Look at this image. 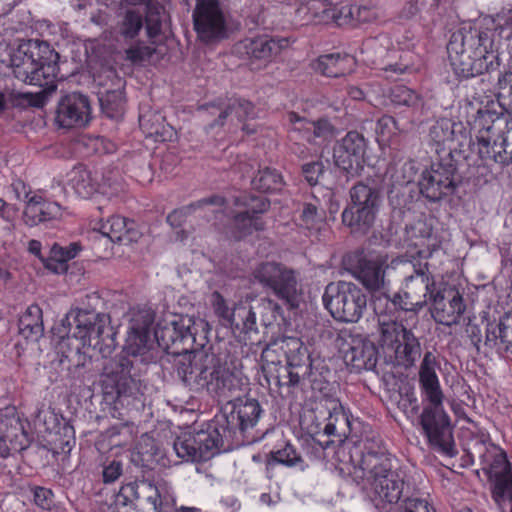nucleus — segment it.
<instances>
[{"instance_id":"f257e3e1","label":"nucleus","mask_w":512,"mask_h":512,"mask_svg":"<svg viewBox=\"0 0 512 512\" xmlns=\"http://www.w3.org/2000/svg\"><path fill=\"white\" fill-rule=\"evenodd\" d=\"M174 367L182 383L196 392L205 390L209 394L228 398L247 384V378L234 361L222 364L214 353L204 347L196 346L179 353Z\"/></svg>"},{"instance_id":"f03ea898","label":"nucleus","mask_w":512,"mask_h":512,"mask_svg":"<svg viewBox=\"0 0 512 512\" xmlns=\"http://www.w3.org/2000/svg\"><path fill=\"white\" fill-rule=\"evenodd\" d=\"M57 56L47 42L37 39L23 41L9 52V66L14 76L26 84L42 88L36 93L23 94L32 106L43 107L56 90Z\"/></svg>"},{"instance_id":"7ed1b4c3","label":"nucleus","mask_w":512,"mask_h":512,"mask_svg":"<svg viewBox=\"0 0 512 512\" xmlns=\"http://www.w3.org/2000/svg\"><path fill=\"white\" fill-rule=\"evenodd\" d=\"M494 38L492 20H485L479 28H461L454 32L448 42L447 52L455 73L470 78L495 70L499 62Z\"/></svg>"},{"instance_id":"20e7f679","label":"nucleus","mask_w":512,"mask_h":512,"mask_svg":"<svg viewBox=\"0 0 512 512\" xmlns=\"http://www.w3.org/2000/svg\"><path fill=\"white\" fill-rule=\"evenodd\" d=\"M438 368L436 356L432 352H426L418 372L420 390L425 403L420 423L429 442L449 454L452 450V431L449 416L443 406L445 397L437 375Z\"/></svg>"},{"instance_id":"39448f33","label":"nucleus","mask_w":512,"mask_h":512,"mask_svg":"<svg viewBox=\"0 0 512 512\" xmlns=\"http://www.w3.org/2000/svg\"><path fill=\"white\" fill-rule=\"evenodd\" d=\"M348 473L360 483L367 480L375 496L383 503H395L399 500L403 480L392 470V463L383 453L368 452L358 459L351 458Z\"/></svg>"},{"instance_id":"423d86ee","label":"nucleus","mask_w":512,"mask_h":512,"mask_svg":"<svg viewBox=\"0 0 512 512\" xmlns=\"http://www.w3.org/2000/svg\"><path fill=\"white\" fill-rule=\"evenodd\" d=\"M389 266L404 277L401 292L393 297L394 305L405 311H416L424 307L431 299V294L435 293V280L429 271L428 262L401 256L391 259Z\"/></svg>"},{"instance_id":"0eeeda50","label":"nucleus","mask_w":512,"mask_h":512,"mask_svg":"<svg viewBox=\"0 0 512 512\" xmlns=\"http://www.w3.org/2000/svg\"><path fill=\"white\" fill-rule=\"evenodd\" d=\"M378 344L398 365L412 366L421 355L419 339L411 328L385 315L378 316Z\"/></svg>"},{"instance_id":"6e6552de","label":"nucleus","mask_w":512,"mask_h":512,"mask_svg":"<svg viewBox=\"0 0 512 512\" xmlns=\"http://www.w3.org/2000/svg\"><path fill=\"white\" fill-rule=\"evenodd\" d=\"M155 338L164 349L175 348L173 353H185L194 347H204L207 342V323L189 316L173 317L157 324Z\"/></svg>"},{"instance_id":"1a4fd4ad","label":"nucleus","mask_w":512,"mask_h":512,"mask_svg":"<svg viewBox=\"0 0 512 512\" xmlns=\"http://www.w3.org/2000/svg\"><path fill=\"white\" fill-rule=\"evenodd\" d=\"M109 316L106 314L96 313L88 310L70 311L64 319L61 320L60 326L54 328L59 338L64 341L69 338L72 330V336L81 341L82 347H91L94 350L103 352L102 343L105 336H109L107 332Z\"/></svg>"},{"instance_id":"9d476101","label":"nucleus","mask_w":512,"mask_h":512,"mask_svg":"<svg viewBox=\"0 0 512 512\" xmlns=\"http://www.w3.org/2000/svg\"><path fill=\"white\" fill-rule=\"evenodd\" d=\"M350 204L342 212V222L352 233L366 234L374 225L381 206L377 187L359 182L349 191Z\"/></svg>"},{"instance_id":"9b49d317","label":"nucleus","mask_w":512,"mask_h":512,"mask_svg":"<svg viewBox=\"0 0 512 512\" xmlns=\"http://www.w3.org/2000/svg\"><path fill=\"white\" fill-rule=\"evenodd\" d=\"M322 299L335 320L347 323L358 322L367 306L363 291L356 284L346 281L329 283Z\"/></svg>"},{"instance_id":"f8f14e48","label":"nucleus","mask_w":512,"mask_h":512,"mask_svg":"<svg viewBox=\"0 0 512 512\" xmlns=\"http://www.w3.org/2000/svg\"><path fill=\"white\" fill-rule=\"evenodd\" d=\"M461 110L475 138L502 135L511 124L500 104L489 97L467 99Z\"/></svg>"},{"instance_id":"ddd939ff","label":"nucleus","mask_w":512,"mask_h":512,"mask_svg":"<svg viewBox=\"0 0 512 512\" xmlns=\"http://www.w3.org/2000/svg\"><path fill=\"white\" fill-rule=\"evenodd\" d=\"M253 276L264 288L270 289L290 308H297L301 298L296 272L280 263L264 262L253 271Z\"/></svg>"},{"instance_id":"4468645a","label":"nucleus","mask_w":512,"mask_h":512,"mask_svg":"<svg viewBox=\"0 0 512 512\" xmlns=\"http://www.w3.org/2000/svg\"><path fill=\"white\" fill-rule=\"evenodd\" d=\"M192 19L202 42L213 43L227 37V16L219 0H195Z\"/></svg>"},{"instance_id":"2eb2a0df","label":"nucleus","mask_w":512,"mask_h":512,"mask_svg":"<svg viewBox=\"0 0 512 512\" xmlns=\"http://www.w3.org/2000/svg\"><path fill=\"white\" fill-rule=\"evenodd\" d=\"M220 433L216 428L200 431H187L178 436L173 449L184 461H207L219 452Z\"/></svg>"},{"instance_id":"dca6fc26","label":"nucleus","mask_w":512,"mask_h":512,"mask_svg":"<svg viewBox=\"0 0 512 512\" xmlns=\"http://www.w3.org/2000/svg\"><path fill=\"white\" fill-rule=\"evenodd\" d=\"M133 362L126 356H116L103 366L101 385L107 395H131L137 390L136 375L132 373Z\"/></svg>"},{"instance_id":"f3484780","label":"nucleus","mask_w":512,"mask_h":512,"mask_svg":"<svg viewBox=\"0 0 512 512\" xmlns=\"http://www.w3.org/2000/svg\"><path fill=\"white\" fill-rule=\"evenodd\" d=\"M471 145L472 150L486 166L492 163L502 167L512 164V121L506 133L497 136H478Z\"/></svg>"},{"instance_id":"a211bd4d","label":"nucleus","mask_w":512,"mask_h":512,"mask_svg":"<svg viewBox=\"0 0 512 512\" xmlns=\"http://www.w3.org/2000/svg\"><path fill=\"white\" fill-rule=\"evenodd\" d=\"M91 120L89 98L73 92L60 98L56 108L55 124L59 128L72 129L85 127Z\"/></svg>"},{"instance_id":"6ab92c4d","label":"nucleus","mask_w":512,"mask_h":512,"mask_svg":"<svg viewBox=\"0 0 512 512\" xmlns=\"http://www.w3.org/2000/svg\"><path fill=\"white\" fill-rule=\"evenodd\" d=\"M365 151L363 135L356 131L348 132L334 147V162L350 176H357L363 169Z\"/></svg>"},{"instance_id":"aec40b11","label":"nucleus","mask_w":512,"mask_h":512,"mask_svg":"<svg viewBox=\"0 0 512 512\" xmlns=\"http://www.w3.org/2000/svg\"><path fill=\"white\" fill-rule=\"evenodd\" d=\"M431 315L442 325L452 326L459 322L466 310L463 297L452 286H445L431 294Z\"/></svg>"},{"instance_id":"412c9836","label":"nucleus","mask_w":512,"mask_h":512,"mask_svg":"<svg viewBox=\"0 0 512 512\" xmlns=\"http://www.w3.org/2000/svg\"><path fill=\"white\" fill-rule=\"evenodd\" d=\"M453 165L433 164L422 173L419 181L421 193L430 201H438L455 189Z\"/></svg>"},{"instance_id":"4be33fe9","label":"nucleus","mask_w":512,"mask_h":512,"mask_svg":"<svg viewBox=\"0 0 512 512\" xmlns=\"http://www.w3.org/2000/svg\"><path fill=\"white\" fill-rule=\"evenodd\" d=\"M225 410L227 411L225 414L227 428L239 431L243 435L256 426L262 413L259 402L250 398L229 401Z\"/></svg>"},{"instance_id":"5701e85b","label":"nucleus","mask_w":512,"mask_h":512,"mask_svg":"<svg viewBox=\"0 0 512 512\" xmlns=\"http://www.w3.org/2000/svg\"><path fill=\"white\" fill-rule=\"evenodd\" d=\"M285 359L288 366L289 386H298L306 376L316 359H311L307 347L296 337H287Z\"/></svg>"},{"instance_id":"b1692460","label":"nucleus","mask_w":512,"mask_h":512,"mask_svg":"<svg viewBox=\"0 0 512 512\" xmlns=\"http://www.w3.org/2000/svg\"><path fill=\"white\" fill-rule=\"evenodd\" d=\"M284 43L285 40H276L263 35L240 41L236 45V51L239 55L250 60L251 64L259 62L265 66L281 52Z\"/></svg>"},{"instance_id":"393cba45","label":"nucleus","mask_w":512,"mask_h":512,"mask_svg":"<svg viewBox=\"0 0 512 512\" xmlns=\"http://www.w3.org/2000/svg\"><path fill=\"white\" fill-rule=\"evenodd\" d=\"M152 323L153 317L149 311H139L133 315L125 344L128 355L144 356L149 351Z\"/></svg>"},{"instance_id":"a878e982","label":"nucleus","mask_w":512,"mask_h":512,"mask_svg":"<svg viewBox=\"0 0 512 512\" xmlns=\"http://www.w3.org/2000/svg\"><path fill=\"white\" fill-rule=\"evenodd\" d=\"M213 308L224 325L234 326L249 333L255 330V312L252 306L238 305L234 309L227 306L224 298L218 293L213 294Z\"/></svg>"},{"instance_id":"bb28decb","label":"nucleus","mask_w":512,"mask_h":512,"mask_svg":"<svg viewBox=\"0 0 512 512\" xmlns=\"http://www.w3.org/2000/svg\"><path fill=\"white\" fill-rule=\"evenodd\" d=\"M26 205L23 211V222L34 227L41 222L56 219L61 216V207L56 202L45 201L40 195L25 192Z\"/></svg>"},{"instance_id":"cd10ccee","label":"nucleus","mask_w":512,"mask_h":512,"mask_svg":"<svg viewBox=\"0 0 512 512\" xmlns=\"http://www.w3.org/2000/svg\"><path fill=\"white\" fill-rule=\"evenodd\" d=\"M388 256H378L373 260L367 261L362 266L358 274L359 281L370 291H379L384 289L389 283L387 277L394 271L390 267Z\"/></svg>"},{"instance_id":"c85d7f7f","label":"nucleus","mask_w":512,"mask_h":512,"mask_svg":"<svg viewBox=\"0 0 512 512\" xmlns=\"http://www.w3.org/2000/svg\"><path fill=\"white\" fill-rule=\"evenodd\" d=\"M225 200L223 197L215 195L198 200L187 206L175 209L167 216V222L172 227H179L192 214L199 212V215L207 216L212 213L217 215L223 211Z\"/></svg>"},{"instance_id":"c756f323","label":"nucleus","mask_w":512,"mask_h":512,"mask_svg":"<svg viewBox=\"0 0 512 512\" xmlns=\"http://www.w3.org/2000/svg\"><path fill=\"white\" fill-rule=\"evenodd\" d=\"M0 427L3 437H0V457L9 454V450L21 451L28 446L27 433L18 417L2 419Z\"/></svg>"},{"instance_id":"7c9ffc66","label":"nucleus","mask_w":512,"mask_h":512,"mask_svg":"<svg viewBox=\"0 0 512 512\" xmlns=\"http://www.w3.org/2000/svg\"><path fill=\"white\" fill-rule=\"evenodd\" d=\"M100 231L113 242L131 244L137 242L141 232L134 221L122 216H112L101 225Z\"/></svg>"},{"instance_id":"2f4dec72","label":"nucleus","mask_w":512,"mask_h":512,"mask_svg":"<svg viewBox=\"0 0 512 512\" xmlns=\"http://www.w3.org/2000/svg\"><path fill=\"white\" fill-rule=\"evenodd\" d=\"M323 406L328 411L324 433L328 436H345L350 431V421L340 401L329 397L324 399Z\"/></svg>"},{"instance_id":"473e14b6","label":"nucleus","mask_w":512,"mask_h":512,"mask_svg":"<svg viewBox=\"0 0 512 512\" xmlns=\"http://www.w3.org/2000/svg\"><path fill=\"white\" fill-rule=\"evenodd\" d=\"M345 359L356 370H371L377 363V350L370 341L357 340L346 352Z\"/></svg>"},{"instance_id":"72a5a7b5","label":"nucleus","mask_w":512,"mask_h":512,"mask_svg":"<svg viewBox=\"0 0 512 512\" xmlns=\"http://www.w3.org/2000/svg\"><path fill=\"white\" fill-rule=\"evenodd\" d=\"M141 494L152 506L153 512L162 511V498L159 489L148 480L141 481L140 483L133 482L126 484L121 488L119 498L123 496L125 499L130 497L138 499Z\"/></svg>"},{"instance_id":"f704fd0d","label":"nucleus","mask_w":512,"mask_h":512,"mask_svg":"<svg viewBox=\"0 0 512 512\" xmlns=\"http://www.w3.org/2000/svg\"><path fill=\"white\" fill-rule=\"evenodd\" d=\"M287 337L278 339L269 343L261 353V367L265 376L273 377L279 381V375L276 374L277 366L281 365L285 359Z\"/></svg>"},{"instance_id":"c9c22d12","label":"nucleus","mask_w":512,"mask_h":512,"mask_svg":"<svg viewBox=\"0 0 512 512\" xmlns=\"http://www.w3.org/2000/svg\"><path fill=\"white\" fill-rule=\"evenodd\" d=\"M353 64L349 55L327 54L318 58L315 70L327 77H339L350 72Z\"/></svg>"},{"instance_id":"e433bc0d","label":"nucleus","mask_w":512,"mask_h":512,"mask_svg":"<svg viewBox=\"0 0 512 512\" xmlns=\"http://www.w3.org/2000/svg\"><path fill=\"white\" fill-rule=\"evenodd\" d=\"M18 327L20 335L25 339H39L44 332L41 308L35 304L30 305L20 317Z\"/></svg>"},{"instance_id":"4c0bfd02","label":"nucleus","mask_w":512,"mask_h":512,"mask_svg":"<svg viewBox=\"0 0 512 512\" xmlns=\"http://www.w3.org/2000/svg\"><path fill=\"white\" fill-rule=\"evenodd\" d=\"M81 247L79 243H71L67 247L54 244L50 249V256L43 260L45 267L54 273H64L67 271L66 263L75 258Z\"/></svg>"},{"instance_id":"58836bf2","label":"nucleus","mask_w":512,"mask_h":512,"mask_svg":"<svg viewBox=\"0 0 512 512\" xmlns=\"http://www.w3.org/2000/svg\"><path fill=\"white\" fill-rule=\"evenodd\" d=\"M69 187L81 198L91 197L99 187L90 171L85 168H74L69 174Z\"/></svg>"},{"instance_id":"ea45409f","label":"nucleus","mask_w":512,"mask_h":512,"mask_svg":"<svg viewBox=\"0 0 512 512\" xmlns=\"http://www.w3.org/2000/svg\"><path fill=\"white\" fill-rule=\"evenodd\" d=\"M462 130L461 123H456L448 118H441L430 127L429 137L436 145H444L454 141Z\"/></svg>"},{"instance_id":"a19ab883","label":"nucleus","mask_w":512,"mask_h":512,"mask_svg":"<svg viewBox=\"0 0 512 512\" xmlns=\"http://www.w3.org/2000/svg\"><path fill=\"white\" fill-rule=\"evenodd\" d=\"M289 120L294 124V130L304 133L307 140H311V135L314 137H327L332 134V126L327 120L309 121L300 118L296 113L289 115Z\"/></svg>"},{"instance_id":"79ce46f5","label":"nucleus","mask_w":512,"mask_h":512,"mask_svg":"<svg viewBox=\"0 0 512 512\" xmlns=\"http://www.w3.org/2000/svg\"><path fill=\"white\" fill-rule=\"evenodd\" d=\"M330 369L321 359H316L315 364H312L306 379L309 381L312 390L318 391L323 394L324 399L330 396L331 385L329 382Z\"/></svg>"},{"instance_id":"37998d69","label":"nucleus","mask_w":512,"mask_h":512,"mask_svg":"<svg viewBox=\"0 0 512 512\" xmlns=\"http://www.w3.org/2000/svg\"><path fill=\"white\" fill-rule=\"evenodd\" d=\"M166 20V12L164 7L149 3L146 13V33L150 39L151 45H158L161 42L160 36L162 32L163 22Z\"/></svg>"},{"instance_id":"c03bdc74","label":"nucleus","mask_w":512,"mask_h":512,"mask_svg":"<svg viewBox=\"0 0 512 512\" xmlns=\"http://www.w3.org/2000/svg\"><path fill=\"white\" fill-rule=\"evenodd\" d=\"M483 462L485 463L488 473L491 478L497 480L500 476L508 473L512 470V466L507 460L506 454L503 450L498 447H492L491 450L483 456Z\"/></svg>"},{"instance_id":"a18cd8bd","label":"nucleus","mask_w":512,"mask_h":512,"mask_svg":"<svg viewBox=\"0 0 512 512\" xmlns=\"http://www.w3.org/2000/svg\"><path fill=\"white\" fill-rule=\"evenodd\" d=\"M140 126L151 136H155L161 141L171 140L175 135L174 129L170 125L163 124V118L159 114L142 115L139 118Z\"/></svg>"},{"instance_id":"49530a36","label":"nucleus","mask_w":512,"mask_h":512,"mask_svg":"<svg viewBox=\"0 0 512 512\" xmlns=\"http://www.w3.org/2000/svg\"><path fill=\"white\" fill-rule=\"evenodd\" d=\"M324 14L327 19H332L338 25L346 24L355 16L359 21H368L370 19V10L359 6H343L340 9L330 7L324 10Z\"/></svg>"},{"instance_id":"de8ad7c7","label":"nucleus","mask_w":512,"mask_h":512,"mask_svg":"<svg viewBox=\"0 0 512 512\" xmlns=\"http://www.w3.org/2000/svg\"><path fill=\"white\" fill-rule=\"evenodd\" d=\"M284 185L283 178L276 169H260L252 180V186L262 192L280 191Z\"/></svg>"},{"instance_id":"09e8293b","label":"nucleus","mask_w":512,"mask_h":512,"mask_svg":"<svg viewBox=\"0 0 512 512\" xmlns=\"http://www.w3.org/2000/svg\"><path fill=\"white\" fill-rule=\"evenodd\" d=\"M486 338L488 342H494L495 345L499 341L502 348L512 354V325L510 319L500 320L495 326L490 325Z\"/></svg>"},{"instance_id":"8fccbe9b","label":"nucleus","mask_w":512,"mask_h":512,"mask_svg":"<svg viewBox=\"0 0 512 512\" xmlns=\"http://www.w3.org/2000/svg\"><path fill=\"white\" fill-rule=\"evenodd\" d=\"M143 26V15L135 10H127L118 23V32L126 40L133 39Z\"/></svg>"},{"instance_id":"3c124183","label":"nucleus","mask_w":512,"mask_h":512,"mask_svg":"<svg viewBox=\"0 0 512 512\" xmlns=\"http://www.w3.org/2000/svg\"><path fill=\"white\" fill-rule=\"evenodd\" d=\"M233 225L236 230L235 237L241 238L253 231L262 230L264 223L259 216L249 215V211H239L233 220Z\"/></svg>"},{"instance_id":"603ef678","label":"nucleus","mask_w":512,"mask_h":512,"mask_svg":"<svg viewBox=\"0 0 512 512\" xmlns=\"http://www.w3.org/2000/svg\"><path fill=\"white\" fill-rule=\"evenodd\" d=\"M234 114L239 120L254 116V106L251 102L235 99L224 110H222L218 117V124L223 125L227 116Z\"/></svg>"},{"instance_id":"864d4df0","label":"nucleus","mask_w":512,"mask_h":512,"mask_svg":"<svg viewBox=\"0 0 512 512\" xmlns=\"http://www.w3.org/2000/svg\"><path fill=\"white\" fill-rule=\"evenodd\" d=\"M100 104L109 117H114L122 112L124 97L121 90L107 91L100 97Z\"/></svg>"},{"instance_id":"5fc2aeb1","label":"nucleus","mask_w":512,"mask_h":512,"mask_svg":"<svg viewBox=\"0 0 512 512\" xmlns=\"http://www.w3.org/2000/svg\"><path fill=\"white\" fill-rule=\"evenodd\" d=\"M492 497L499 506L506 499L512 501V469L494 481Z\"/></svg>"},{"instance_id":"6e6d98bb","label":"nucleus","mask_w":512,"mask_h":512,"mask_svg":"<svg viewBox=\"0 0 512 512\" xmlns=\"http://www.w3.org/2000/svg\"><path fill=\"white\" fill-rule=\"evenodd\" d=\"M161 52L158 50L157 45H145L143 43H138L126 49V59L131 61L132 63H140L143 61H150L154 58L156 54H160Z\"/></svg>"},{"instance_id":"4d7b16f0","label":"nucleus","mask_w":512,"mask_h":512,"mask_svg":"<svg viewBox=\"0 0 512 512\" xmlns=\"http://www.w3.org/2000/svg\"><path fill=\"white\" fill-rule=\"evenodd\" d=\"M255 315L258 313L261 315V322L264 326L271 325L277 318V314L279 313L280 307L279 305L271 299L263 298L259 301L257 306L253 308ZM257 327L255 326L256 332Z\"/></svg>"},{"instance_id":"13d9d810","label":"nucleus","mask_w":512,"mask_h":512,"mask_svg":"<svg viewBox=\"0 0 512 512\" xmlns=\"http://www.w3.org/2000/svg\"><path fill=\"white\" fill-rule=\"evenodd\" d=\"M301 456L296 452L292 445L286 444L283 449L271 452V459L268 461V465L273 463L283 464L289 467L296 466L302 463Z\"/></svg>"},{"instance_id":"bf43d9fd","label":"nucleus","mask_w":512,"mask_h":512,"mask_svg":"<svg viewBox=\"0 0 512 512\" xmlns=\"http://www.w3.org/2000/svg\"><path fill=\"white\" fill-rule=\"evenodd\" d=\"M390 99L398 106L413 107L418 105L420 99L416 92L406 86H396L390 92Z\"/></svg>"},{"instance_id":"052dcab7","label":"nucleus","mask_w":512,"mask_h":512,"mask_svg":"<svg viewBox=\"0 0 512 512\" xmlns=\"http://www.w3.org/2000/svg\"><path fill=\"white\" fill-rule=\"evenodd\" d=\"M301 225L308 230L318 231L323 223V215L313 204H305L300 216Z\"/></svg>"},{"instance_id":"680f3d73","label":"nucleus","mask_w":512,"mask_h":512,"mask_svg":"<svg viewBox=\"0 0 512 512\" xmlns=\"http://www.w3.org/2000/svg\"><path fill=\"white\" fill-rule=\"evenodd\" d=\"M237 203L244 207L243 211H249V215L258 216L269 208V202L264 197L249 196L238 200Z\"/></svg>"},{"instance_id":"e2e57ef3","label":"nucleus","mask_w":512,"mask_h":512,"mask_svg":"<svg viewBox=\"0 0 512 512\" xmlns=\"http://www.w3.org/2000/svg\"><path fill=\"white\" fill-rule=\"evenodd\" d=\"M376 130L383 140L389 139L398 130L397 122L391 116H383L378 120Z\"/></svg>"},{"instance_id":"0e129e2a","label":"nucleus","mask_w":512,"mask_h":512,"mask_svg":"<svg viewBox=\"0 0 512 512\" xmlns=\"http://www.w3.org/2000/svg\"><path fill=\"white\" fill-rule=\"evenodd\" d=\"M397 512H434L428 502L419 498H408L399 507Z\"/></svg>"},{"instance_id":"69168bd1","label":"nucleus","mask_w":512,"mask_h":512,"mask_svg":"<svg viewBox=\"0 0 512 512\" xmlns=\"http://www.w3.org/2000/svg\"><path fill=\"white\" fill-rule=\"evenodd\" d=\"M324 167L321 162L306 163L302 167L303 175L310 185H316L323 174Z\"/></svg>"},{"instance_id":"338daca9","label":"nucleus","mask_w":512,"mask_h":512,"mask_svg":"<svg viewBox=\"0 0 512 512\" xmlns=\"http://www.w3.org/2000/svg\"><path fill=\"white\" fill-rule=\"evenodd\" d=\"M32 491L34 503L42 509H50L53 504L52 491L43 487H34Z\"/></svg>"},{"instance_id":"774afa93","label":"nucleus","mask_w":512,"mask_h":512,"mask_svg":"<svg viewBox=\"0 0 512 512\" xmlns=\"http://www.w3.org/2000/svg\"><path fill=\"white\" fill-rule=\"evenodd\" d=\"M18 208L14 205H10L6 203L3 199L0 198V216L7 222L10 223L5 229L11 233L14 229V219L17 215Z\"/></svg>"}]
</instances>
